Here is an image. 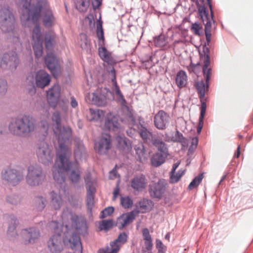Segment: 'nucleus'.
<instances>
[{
	"label": "nucleus",
	"instance_id": "1",
	"mask_svg": "<svg viewBox=\"0 0 253 253\" xmlns=\"http://www.w3.org/2000/svg\"><path fill=\"white\" fill-rule=\"evenodd\" d=\"M30 0H20L21 22L25 26L27 22L38 23L40 13L43 15V24L46 27L52 26L54 17L46 0H37L36 5L31 4Z\"/></svg>",
	"mask_w": 253,
	"mask_h": 253
},
{
	"label": "nucleus",
	"instance_id": "2",
	"mask_svg": "<svg viewBox=\"0 0 253 253\" xmlns=\"http://www.w3.org/2000/svg\"><path fill=\"white\" fill-rule=\"evenodd\" d=\"M15 16L8 6H4L0 9V29L3 33H9L8 41L12 48L17 51L23 49L22 41L18 31L15 28Z\"/></svg>",
	"mask_w": 253,
	"mask_h": 253
},
{
	"label": "nucleus",
	"instance_id": "3",
	"mask_svg": "<svg viewBox=\"0 0 253 253\" xmlns=\"http://www.w3.org/2000/svg\"><path fill=\"white\" fill-rule=\"evenodd\" d=\"M36 128L35 119L29 115L12 118L8 124L11 134L20 137H27Z\"/></svg>",
	"mask_w": 253,
	"mask_h": 253
},
{
	"label": "nucleus",
	"instance_id": "4",
	"mask_svg": "<svg viewBox=\"0 0 253 253\" xmlns=\"http://www.w3.org/2000/svg\"><path fill=\"white\" fill-rule=\"evenodd\" d=\"M71 154V150L68 147L63 149H57V156L59 157V162L65 166L67 175L72 183L75 186L78 185L81 180V172L78 162H69L68 160Z\"/></svg>",
	"mask_w": 253,
	"mask_h": 253
},
{
	"label": "nucleus",
	"instance_id": "5",
	"mask_svg": "<svg viewBox=\"0 0 253 253\" xmlns=\"http://www.w3.org/2000/svg\"><path fill=\"white\" fill-rule=\"evenodd\" d=\"M203 52L204 55L201 54L200 57L202 64V71L206 82L204 81H200L196 82L195 84V87L202 103L205 102L204 99L206 93L209 90V83L212 75V68L210 66V49L208 47H205L204 48Z\"/></svg>",
	"mask_w": 253,
	"mask_h": 253
},
{
	"label": "nucleus",
	"instance_id": "6",
	"mask_svg": "<svg viewBox=\"0 0 253 253\" xmlns=\"http://www.w3.org/2000/svg\"><path fill=\"white\" fill-rule=\"evenodd\" d=\"M53 131L58 140V147L57 149L68 147L69 140L72 137V131L69 126L61 127V114L59 112H54L51 117Z\"/></svg>",
	"mask_w": 253,
	"mask_h": 253
},
{
	"label": "nucleus",
	"instance_id": "7",
	"mask_svg": "<svg viewBox=\"0 0 253 253\" xmlns=\"http://www.w3.org/2000/svg\"><path fill=\"white\" fill-rule=\"evenodd\" d=\"M120 121L131 127L135 123V120L132 114L128 111L120 120L118 116H112L111 115L107 117L105 122L104 127L109 131H112L116 133H119L121 130Z\"/></svg>",
	"mask_w": 253,
	"mask_h": 253
},
{
	"label": "nucleus",
	"instance_id": "8",
	"mask_svg": "<svg viewBox=\"0 0 253 253\" xmlns=\"http://www.w3.org/2000/svg\"><path fill=\"white\" fill-rule=\"evenodd\" d=\"M45 178L46 175L41 167L37 165L28 167L25 179L27 184L29 186H39L42 184Z\"/></svg>",
	"mask_w": 253,
	"mask_h": 253
},
{
	"label": "nucleus",
	"instance_id": "9",
	"mask_svg": "<svg viewBox=\"0 0 253 253\" xmlns=\"http://www.w3.org/2000/svg\"><path fill=\"white\" fill-rule=\"evenodd\" d=\"M50 225L52 228H54V234L50 237L47 242V249L50 253H60L63 250V245L59 224L54 221H52Z\"/></svg>",
	"mask_w": 253,
	"mask_h": 253
},
{
	"label": "nucleus",
	"instance_id": "10",
	"mask_svg": "<svg viewBox=\"0 0 253 253\" xmlns=\"http://www.w3.org/2000/svg\"><path fill=\"white\" fill-rule=\"evenodd\" d=\"M207 3L209 6L211 10L210 15L204 6H198V12L202 20L205 25V32L206 38L207 43L206 45H209L211 42V28L212 23H214L213 18V12L212 9V6L211 3V0H207Z\"/></svg>",
	"mask_w": 253,
	"mask_h": 253
},
{
	"label": "nucleus",
	"instance_id": "11",
	"mask_svg": "<svg viewBox=\"0 0 253 253\" xmlns=\"http://www.w3.org/2000/svg\"><path fill=\"white\" fill-rule=\"evenodd\" d=\"M15 51H9L0 54V69L3 70L14 72L20 63V59L17 54V51L14 48Z\"/></svg>",
	"mask_w": 253,
	"mask_h": 253
},
{
	"label": "nucleus",
	"instance_id": "12",
	"mask_svg": "<svg viewBox=\"0 0 253 253\" xmlns=\"http://www.w3.org/2000/svg\"><path fill=\"white\" fill-rule=\"evenodd\" d=\"M36 152L40 162L44 165H49L51 164L54 154L47 143L42 142L39 144Z\"/></svg>",
	"mask_w": 253,
	"mask_h": 253
},
{
	"label": "nucleus",
	"instance_id": "13",
	"mask_svg": "<svg viewBox=\"0 0 253 253\" xmlns=\"http://www.w3.org/2000/svg\"><path fill=\"white\" fill-rule=\"evenodd\" d=\"M1 179L7 184L15 186L23 179V175L17 170L7 168L3 169L1 173Z\"/></svg>",
	"mask_w": 253,
	"mask_h": 253
},
{
	"label": "nucleus",
	"instance_id": "14",
	"mask_svg": "<svg viewBox=\"0 0 253 253\" xmlns=\"http://www.w3.org/2000/svg\"><path fill=\"white\" fill-rule=\"evenodd\" d=\"M109 95L112 96L111 92L106 87L98 88L91 95L92 102L98 106H104L107 104Z\"/></svg>",
	"mask_w": 253,
	"mask_h": 253
},
{
	"label": "nucleus",
	"instance_id": "15",
	"mask_svg": "<svg viewBox=\"0 0 253 253\" xmlns=\"http://www.w3.org/2000/svg\"><path fill=\"white\" fill-rule=\"evenodd\" d=\"M20 234L25 245L34 244L38 241L41 236L39 229L35 227L23 229Z\"/></svg>",
	"mask_w": 253,
	"mask_h": 253
},
{
	"label": "nucleus",
	"instance_id": "16",
	"mask_svg": "<svg viewBox=\"0 0 253 253\" xmlns=\"http://www.w3.org/2000/svg\"><path fill=\"white\" fill-rule=\"evenodd\" d=\"M87 190L86 206L88 210L91 211L94 204V194L96 192V183L95 180H91L90 175L84 178Z\"/></svg>",
	"mask_w": 253,
	"mask_h": 253
},
{
	"label": "nucleus",
	"instance_id": "17",
	"mask_svg": "<svg viewBox=\"0 0 253 253\" xmlns=\"http://www.w3.org/2000/svg\"><path fill=\"white\" fill-rule=\"evenodd\" d=\"M45 63L47 68L55 78H58L60 75L61 70L57 58L52 53H47L45 57Z\"/></svg>",
	"mask_w": 253,
	"mask_h": 253
},
{
	"label": "nucleus",
	"instance_id": "18",
	"mask_svg": "<svg viewBox=\"0 0 253 253\" xmlns=\"http://www.w3.org/2000/svg\"><path fill=\"white\" fill-rule=\"evenodd\" d=\"M57 159L53 167V177L54 180L60 184L65 182L67 171L65 166L62 165L59 162V157L57 156Z\"/></svg>",
	"mask_w": 253,
	"mask_h": 253
},
{
	"label": "nucleus",
	"instance_id": "19",
	"mask_svg": "<svg viewBox=\"0 0 253 253\" xmlns=\"http://www.w3.org/2000/svg\"><path fill=\"white\" fill-rule=\"evenodd\" d=\"M110 148V136L107 134L103 135L94 144L95 151L100 155L107 154Z\"/></svg>",
	"mask_w": 253,
	"mask_h": 253
},
{
	"label": "nucleus",
	"instance_id": "20",
	"mask_svg": "<svg viewBox=\"0 0 253 253\" xmlns=\"http://www.w3.org/2000/svg\"><path fill=\"white\" fill-rule=\"evenodd\" d=\"M169 115L163 110L159 111L154 118V125L160 130L165 129L170 122Z\"/></svg>",
	"mask_w": 253,
	"mask_h": 253
},
{
	"label": "nucleus",
	"instance_id": "21",
	"mask_svg": "<svg viewBox=\"0 0 253 253\" xmlns=\"http://www.w3.org/2000/svg\"><path fill=\"white\" fill-rule=\"evenodd\" d=\"M165 179H160L157 183L151 185L149 189V193L153 198L160 199L164 193L167 185Z\"/></svg>",
	"mask_w": 253,
	"mask_h": 253
},
{
	"label": "nucleus",
	"instance_id": "22",
	"mask_svg": "<svg viewBox=\"0 0 253 253\" xmlns=\"http://www.w3.org/2000/svg\"><path fill=\"white\" fill-rule=\"evenodd\" d=\"M7 220L8 224L7 236L9 240L14 241L17 239L18 236L16 230V226L18 224V221L13 215H8Z\"/></svg>",
	"mask_w": 253,
	"mask_h": 253
},
{
	"label": "nucleus",
	"instance_id": "23",
	"mask_svg": "<svg viewBox=\"0 0 253 253\" xmlns=\"http://www.w3.org/2000/svg\"><path fill=\"white\" fill-rule=\"evenodd\" d=\"M60 96V87L54 84L47 92V99L49 105L55 107L59 101Z\"/></svg>",
	"mask_w": 253,
	"mask_h": 253
},
{
	"label": "nucleus",
	"instance_id": "24",
	"mask_svg": "<svg viewBox=\"0 0 253 253\" xmlns=\"http://www.w3.org/2000/svg\"><path fill=\"white\" fill-rule=\"evenodd\" d=\"M72 221L78 233L84 236L87 234V226L85 218L82 216H73Z\"/></svg>",
	"mask_w": 253,
	"mask_h": 253
},
{
	"label": "nucleus",
	"instance_id": "25",
	"mask_svg": "<svg viewBox=\"0 0 253 253\" xmlns=\"http://www.w3.org/2000/svg\"><path fill=\"white\" fill-rule=\"evenodd\" d=\"M64 242H68L71 248L75 250L76 253H82V246L80 238L76 234L72 233L71 235H69L67 233L65 236Z\"/></svg>",
	"mask_w": 253,
	"mask_h": 253
},
{
	"label": "nucleus",
	"instance_id": "26",
	"mask_svg": "<svg viewBox=\"0 0 253 253\" xmlns=\"http://www.w3.org/2000/svg\"><path fill=\"white\" fill-rule=\"evenodd\" d=\"M50 81V76L45 71L41 70L36 73L35 82L37 87L43 88L49 85Z\"/></svg>",
	"mask_w": 253,
	"mask_h": 253
},
{
	"label": "nucleus",
	"instance_id": "27",
	"mask_svg": "<svg viewBox=\"0 0 253 253\" xmlns=\"http://www.w3.org/2000/svg\"><path fill=\"white\" fill-rule=\"evenodd\" d=\"M135 217L134 212L131 211L124 213L118 218L117 225L119 229H123L131 223Z\"/></svg>",
	"mask_w": 253,
	"mask_h": 253
},
{
	"label": "nucleus",
	"instance_id": "28",
	"mask_svg": "<svg viewBox=\"0 0 253 253\" xmlns=\"http://www.w3.org/2000/svg\"><path fill=\"white\" fill-rule=\"evenodd\" d=\"M74 156L76 160L75 162L80 160L84 157L86 155V151L83 141L79 138L74 139Z\"/></svg>",
	"mask_w": 253,
	"mask_h": 253
},
{
	"label": "nucleus",
	"instance_id": "29",
	"mask_svg": "<svg viewBox=\"0 0 253 253\" xmlns=\"http://www.w3.org/2000/svg\"><path fill=\"white\" fill-rule=\"evenodd\" d=\"M128 238V235L123 232L120 233L118 238L110 243L111 251L108 253H117L120 250V246L126 242Z\"/></svg>",
	"mask_w": 253,
	"mask_h": 253
},
{
	"label": "nucleus",
	"instance_id": "30",
	"mask_svg": "<svg viewBox=\"0 0 253 253\" xmlns=\"http://www.w3.org/2000/svg\"><path fill=\"white\" fill-rule=\"evenodd\" d=\"M146 179L143 175L134 177L131 181V187L136 191H142L146 187Z\"/></svg>",
	"mask_w": 253,
	"mask_h": 253
},
{
	"label": "nucleus",
	"instance_id": "31",
	"mask_svg": "<svg viewBox=\"0 0 253 253\" xmlns=\"http://www.w3.org/2000/svg\"><path fill=\"white\" fill-rule=\"evenodd\" d=\"M50 206L55 210H59L63 204V201L59 193L52 191L49 194Z\"/></svg>",
	"mask_w": 253,
	"mask_h": 253
},
{
	"label": "nucleus",
	"instance_id": "32",
	"mask_svg": "<svg viewBox=\"0 0 253 253\" xmlns=\"http://www.w3.org/2000/svg\"><path fill=\"white\" fill-rule=\"evenodd\" d=\"M27 25L25 26L24 24L22 23V24L24 26L29 27L31 24L35 25V27L33 29L32 31V39L33 42H43L42 34L41 33V29L39 25V23H32V22H27Z\"/></svg>",
	"mask_w": 253,
	"mask_h": 253
},
{
	"label": "nucleus",
	"instance_id": "33",
	"mask_svg": "<svg viewBox=\"0 0 253 253\" xmlns=\"http://www.w3.org/2000/svg\"><path fill=\"white\" fill-rule=\"evenodd\" d=\"M134 149L138 159L140 162L143 163L147 160L148 155L146 153L144 146L142 143L136 145Z\"/></svg>",
	"mask_w": 253,
	"mask_h": 253
},
{
	"label": "nucleus",
	"instance_id": "34",
	"mask_svg": "<svg viewBox=\"0 0 253 253\" xmlns=\"http://www.w3.org/2000/svg\"><path fill=\"white\" fill-rule=\"evenodd\" d=\"M116 139L118 142L117 147L120 150L124 152L129 151L130 148V144L129 141L126 138L118 136Z\"/></svg>",
	"mask_w": 253,
	"mask_h": 253
},
{
	"label": "nucleus",
	"instance_id": "35",
	"mask_svg": "<svg viewBox=\"0 0 253 253\" xmlns=\"http://www.w3.org/2000/svg\"><path fill=\"white\" fill-rule=\"evenodd\" d=\"M167 155L161 153H156L155 154L151 159V164L153 166L157 167L163 164L165 161Z\"/></svg>",
	"mask_w": 253,
	"mask_h": 253
},
{
	"label": "nucleus",
	"instance_id": "36",
	"mask_svg": "<svg viewBox=\"0 0 253 253\" xmlns=\"http://www.w3.org/2000/svg\"><path fill=\"white\" fill-rule=\"evenodd\" d=\"M152 144L158 150V153L168 154V149L166 144L158 137L152 138Z\"/></svg>",
	"mask_w": 253,
	"mask_h": 253
},
{
	"label": "nucleus",
	"instance_id": "37",
	"mask_svg": "<svg viewBox=\"0 0 253 253\" xmlns=\"http://www.w3.org/2000/svg\"><path fill=\"white\" fill-rule=\"evenodd\" d=\"M47 204V200L45 197L38 195L34 199V205L39 211H42Z\"/></svg>",
	"mask_w": 253,
	"mask_h": 253
},
{
	"label": "nucleus",
	"instance_id": "38",
	"mask_svg": "<svg viewBox=\"0 0 253 253\" xmlns=\"http://www.w3.org/2000/svg\"><path fill=\"white\" fill-rule=\"evenodd\" d=\"M142 235L144 240L145 248L147 251H150L153 247L152 239L150 235L149 231L147 228L142 230Z\"/></svg>",
	"mask_w": 253,
	"mask_h": 253
},
{
	"label": "nucleus",
	"instance_id": "39",
	"mask_svg": "<svg viewBox=\"0 0 253 253\" xmlns=\"http://www.w3.org/2000/svg\"><path fill=\"white\" fill-rule=\"evenodd\" d=\"M187 77L186 73L183 71H180L177 74L175 82L179 88L183 87L187 84Z\"/></svg>",
	"mask_w": 253,
	"mask_h": 253
},
{
	"label": "nucleus",
	"instance_id": "40",
	"mask_svg": "<svg viewBox=\"0 0 253 253\" xmlns=\"http://www.w3.org/2000/svg\"><path fill=\"white\" fill-rule=\"evenodd\" d=\"M90 121H98L102 120L105 115V112L101 110L89 109Z\"/></svg>",
	"mask_w": 253,
	"mask_h": 253
},
{
	"label": "nucleus",
	"instance_id": "41",
	"mask_svg": "<svg viewBox=\"0 0 253 253\" xmlns=\"http://www.w3.org/2000/svg\"><path fill=\"white\" fill-rule=\"evenodd\" d=\"M99 55L100 58L105 62L109 64L111 61V54L105 47H99L98 48Z\"/></svg>",
	"mask_w": 253,
	"mask_h": 253
},
{
	"label": "nucleus",
	"instance_id": "42",
	"mask_svg": "<svg viewBox=\"0 0 253 253\" xmlns=\"http://www.w3.org/2000/svg\"><path fill=\"white\" fill-rule=\"evenodd\" d=\"M55 35L54 33H47L45 35V46L47 50L51 49L55 42Z\"/></svg>",
	"mask_w": 253,
	"mask_h": 253
},
{
	"label": "nucleus",
	"instance_id": "43",
	"mask_svg": "<svg viewBox=\"0 0 253 253\" xmlns=\"http://www.w3.org/2000/svg\"><path fill=\"white\" fill-rule=\"evenodd\" d=\"M106 70L108 74V78L111 80L113 87H114L116 86V85H118L116 81V75L114 68L112 67V66L109 65L106 67Z\"/></svg>",
	"mask_w": 253,
	"mask_h": 253
},
{
	"label": "nucleus",
	"instance_id": "44",
	"mask_svg": "<svg viewBox=\"0 0 253 253\" xmlns=\"http://www.w3.org/2000/svg\"><path fill=\"white\" fill-rule=\"evenodd\" d=\"M206 102L202 103V106H201L200 116L199 118V123L197 128V132L200 133L201 132L203 124H204V118L206 113Z\"/></svg>",
	"mask_w": 253,
	"mask_h": 253
},
{
	"label": "nucleus",
	"instance_id": "45",
	"mask_svg": "<svg viewBox=\"0 0 253 253\" xmlns=\"http://www.w3.org/2000/svg\"><path fill=\"white\" fill-rule=\"evenodd\" d=\"M42 42H33V48L34 51L35 55L38 58L41 57L42 54Z\"/></svg>",
	"mask_w": 253,
	"mask_h": 253
},
{
	"label": "nucleus",
	"instance_id": "46",
	"mask_svg": "<svg viewBox=\"0 0 253 253\" xmlns=\"http://www.w3.org/2000/svg\"><path fill=\"white\" fill-rule=\"evenodd\" d=\"M139 134L141 138L147 142L151 140V142H152V138L156 137L153 136L152 133L149 131L145 127H142L140 129Z\"/></svg>",
	"mask_w": 253,
	"mask_h": 253
},
{
	"label": "nucleus",
	"instance_id": "47",
	"mask_svg": "<svg viewBox=\"0 0 253 253\" xmlns=\"http://www.w3.org/2000/svg\"><path fill=\"white\" fill-rule=\"evenodd\" d=\"M96 34L99 40V45H103L104 43V32L102 28V23L98 22L96 26Z\"/></svg>",
	"mask_w": 253,
	"mask_h": 253
},
{
	"label": "nucleus",
	"instance_id": "48",
	"mask_svg": "<svg viewBox=\"0 0 253 253\" xmlns=\"http://www.w3.org/2000/svg\"><path fill=\"white\" fill-rule=\"evenodd\" d=\"M171 140L173 142H180L183 146L187 144V140L183 137L182 133L178 130L176 131L174 135L171 137Z\"/></svg>",
	"mask_w": 253,
	"mask_h": 253
},
{
	"label": "nucleus",
	"instance_id": "49",
	"mask_svg": "<svg viewBox=\"0 0 253 253\" xmlns=\"http://www.w3.org/2000/svg\"><path fill=\"white\" fill-rule=\"evenodd\" d=\"M113 90L116 95L118 101L122 105L126 106V102L124 97V95L120 89L119 86L118 85H116V86L114 87Z\"/></svg>",
	"mask_w": 253,
	"mask_h": 253
},
{
	"label": "nucleus",
	"instance_id": "50",
	"mask_svg": "<svg viewBox=\"0 0 253 253\" xmlns=\"http://www.w3.org/2000/svg\"><path fill=\"white\" fill-rule=\"evenodd\" d=\"M184 173V170H178L177 173L176 174L175 173H170V182L171 183L177 182Z\"/></svg>",
	"mask_w": 253,
	"mask_h": 253
},
{
	"label": "nucleus",
	"instance_id": "51",
	"mask_svg": "<svg viewBox=\"0 0 253 253\" xmlns=\"http://www.w3.org/2000/svg\"><path fill=\"white\" fill-rule=\"evenodd\" d=\"M203 178V174H200L198 176L195 177L194 179L191 182L188 186L189 189H193L197 187L200 183Z\"/></svg>",
	"mask_w": 253,
	"mask_h": 253
},
{
	"label": "nucleus",
	"instance_id": "52",
	"mask_svg": "<svg viewBox=\"0 0 253 253\" xmlns=\"http://www.w3.org/2000/svg\"><path fill=\"white\" fill-rule=\"evenodd\" d=\"M89 4V0H81V1H78L76 4L77 8L81 12H84L86 10Z\"/></svg>",
	"mask_w": 253,
	"mask_h": 253
},
{
	"label": "nucleus",
	"instance_id": "53",
	"mask_svg": "<svg viewBox=\"0 0 253 253\" xmlns=\"http://www.w3.org/2000/svg\"><path fill=\"white\" fill-rule=\"evenodd\" d=\"M7 81L2 79H0V97L4 96L7 91Z\"/></svg>",
	"mask_w": 253,
	"mask_h": 253
},
{
	"label": "nucleus",
	"instance_id": "54",
	"mask_svg": "<svg viewBox=\"0 0 253 253\" xmlns=\"http://www.w3.org/2000/svg\"><path fill=\"white\" fill-rule=\"evenodd\" d=\"M121 204L125 209H128L131 207L133 202L129 197H122Z\"/></svg>",
	"mask_w": 253,
	"mask_h": 253
},
{
	"label": "nucleus",
	"instance_id": "55",
	"mask_svg": "<svg viewBox=\"0 0 253 253\" xmlns=\"http://www.w3.org/2000/svg\"><path fill=\"white\" fill-rule=\"evenodd\" d=\"M154 44L155 46L159 47H163L166 44V40L165 36L161 35L157 37L154 40Z\"/></svg>",
	"mask_w": 253,
	"mask_h": 253
},
{
	"label": "nucleus",
	"instance_id": "56",
	"mask_svg": "<svg viewBox=\"0 0 253 253\" xmlns=\"http://www.w3.org/2000/svg\"><path fill=\"white\" fill-rule=\"evenodd\" d=\"M6 201L10 204L16 205L20 202V199L16 195H10L6 197Z\"/></svg>",
	"mask_w": 253,
	"mask_h": 253
},
{
	"label": "nucleus",
	"instance_id": "57",
	"mask_svg": "<svg viewBox=\"0 0 253 253\" xmlns=\"http://www.w3.org/2000/svg\"><path fill=\"white\" fill-rule=\"evenodd\" d=\"M191 30L196 35L200 36L202 30V26L198 23L195 22L192 24Z\"/></svg>",
	"mask_w": 253,
	"mask_h": 253
},
{
	"label": "nucleus",
	"instance_id": "58",
	"mask_svg": "<svg viewBox=\"0 0 253 253\" xmlns=\"http://www.w3.org/2000/svg\"><path fill=\"white\" fill-rule=\"evenodd\" d=\"M113 226V221L111 220H104L101 221L100 224L101 230H108Z\"/></svg>",
	"mask_w": 253,
	"mask_h": 253
},
{
	"label": "nucleus",
	"instance_id": "59",
	"mask_svg": "<svg viewBox=\"0 0 253 253\" xmlns=\"http://www.w3.org/2000/svg\"><path fill=\"white\" fill-rule=\"evenodd\" d=\"M114 211V209L112 207H109L105 208L101 211L100 215L101 218H104L112 214Z\"/></svg>",
	"mask_w": 253,
	"mask_h": 253
},
{
	"label": "nucleus",
	"instance_id": "60",
	"mask_svg": "<svg viewBox=\"0 0 253 253\" xmlns=\"http://www.w3.org/2000/svg\"><path fill=\"white\" fill-rule=\"evenodd\" d=\"M189 71L191 72H193L195 74H197L200 71V63H198L196 64L191 63L189 68Z\"/></svg>",
	"mask_w": 253,
	"mask_h": 253
},
{
	"label": "nucleus",
	"instance_id": "61",
	"mask_svg": "<svg viewBox=\"0 0 253 253\" xmlns=\"http://www.w3.org/2000/svg\"><path fill=\"white\" fill-rule=\"evenodd\" d=\"M69 202L72 206H78L79 200L78 198L74 197V196H71L68 199Z\"/></svg>",
	"mask_w": 253,
	"mask_h": 253
},
{
	"label": "nucleus",
	"instance_id": "62",
	"mask_svg": "<svg viewBox=\"0 0 253 253\" xmlns=\"http://www.w3.org/2000/svg\"><path fill=\"white\" fill-rule=\"evenodd\" d=\"M41 123V126L42 127V129H43V131L44 132L43 135H45L47 133L49 125L46 121H42Z\"/></svg>",
	"mask_w": 253,
	"mask_h": 253
},
{
	"label": "nucleus",
	"instance_id": "63",
	"mask_svg": "<svg viewBox=\"0 0 253 253\" xmlns=\"http://www.w3.org/2000/svg\"><path fill=\"white\" fill-rule=\"evenodd\" d=\"M80 38L84 40V42L80 43L81 47L82 48H85L87 46L88 44V42L86 39V36L85 34H81L80 35Z\"/></svg>",
	"mask_w": 253,
	"mask_h": 253
},
{
	"label": "nucleus",
	"instance_id": "64",
	"mask_svg": "<svg viewBox=\"0 0 253 253\" xmlns=\"http://www.w3.org/2000/svg\"><path fill=\"white\" fill-rule=\"evenodd\" d=\"M156 247L159 249V251H163L165 249V247L160 240L157 239L156 241Z\"/></svg>",
	"mask_w": 253,
	"mask_h": 253
}]
</instances>
